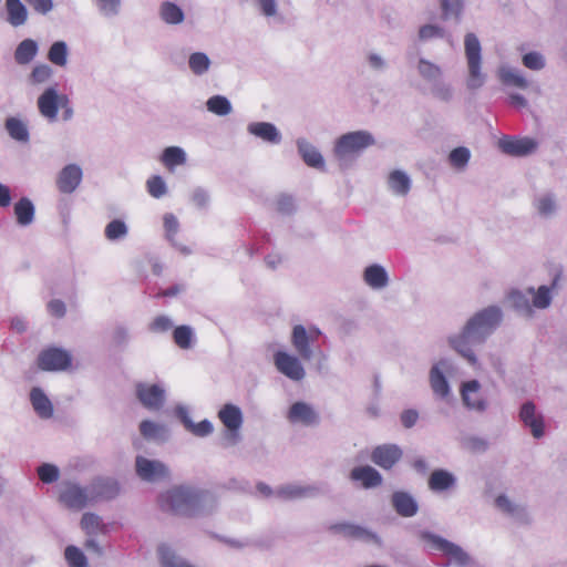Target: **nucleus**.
<instances>
[{
  "mask_svg": "<svg viewBox=\"0 0 567 567\" xmlns=\"http://www.w3.org/2000/svg\"><path fill=\"white\" fill-rule=\"evenodd\" d=\"M555 203L550 197H542L537 203V209L542 215H548L554 212Z\"/></svg>",
  "mask_w": 567,
  "mask_h": 567,
  "instance_id": "obj_64",
  "label": "nucleus"
},
{
  "mask_svg": "<svg viewBox=\"0 0 567 567\" xmlns=\"http://www.w3.org/2000/svg\"><path fill=\"white\" fill-rule=\"evenodd\" d=\"M321 331L316 327L308 330L302 324H296L292 328L291 344L302 360H310L312 350L310 344L318 341Z\"/></svg>",
  "mask_w": 567,
  "mask_h": 567,
  "instance_id": "obj_7",
  "label": "nucleus"
},
{
  "mask_svg": "<svg viewBox=\"0 0 567 567\" xmlns=\"http://www.w3.org/2000/svg\"><path fill=\"white\" fill-rule=\"evenodd\" d=\"M82 169L75 164H69L61 169L56 177V187L62 194L73 193L82 181Z\"/></svg>",
  "mask_w": 567,
  "mask_h": 567,
  "instance_id": "obj_15",
  "label": "nucleus"
},
{
  "mask_svg": "<svg viewBox=\"0 0 567 567\" xmlns=\"http://www.w3.org/2000/svg\"><path fill=\"white\" fill-rule=\"evenodd\" d=\"M92 502L111 499L118 493V484L109 478H99L90 485Z\"/></svg>",
  "mask_w": 567,
  "mask_h": 567,
  "instance_id": "obj_18",
  "label": "nucleus"
},
{
  "mask_svg": "<svg viewBox=\"0 0 567 567\" xmlns=\"http://www.w3.org/2000/svg\"><path fill=\"white\" fill-rule=\"evenodd\" d=\"M421 538L431 549L439 550L446 556L449 565L463 567L470 564V556L458 545L429 532L422 533Z\"/></svg>",
  "mask_w": 567,
  "mask_h": 567,
  "instance_id": "obj_6",
  "label": "nucleus"
},
{
  "mask_svg": "<svg viewBox=\"0 0 567 567\" xmlns=\"http://www.w3.org/2000/svg\"><path fill=\"white\" fill-rule=\"evenodd\" d=\"M419 419V413L415 410H405L401 414V422L404 427H412Z\"/></svg>",
  "mask_w": 567,
  "mask_h": 567,
  "instance_id": "obj_63",
  "label": "nucleus"
},
{
  "mask_svg": "<svg viewBox=\"0 0 567 567\" xmlns=\"http://www.w3.org/2000/svg\"><path fill=\"white\" fill-rule=\"evenodd\" d=\"M218 416L223 424L229 430V431H237L243 423V415L239 408L233 404H226L224 408L219 411Z\"/></svg>",
  "mask_w": 567,
  "mask_h": 567,
  "instance_id": "obj_25",
  "label": "nucleus"
},
{
  "mask_svg": "<svg viewBox=\"0 0 567 567\" xmlns=\"http://www.w3.org/2000/svg\"><path fill=\"white\" fill-rule=\"evenodd\" d=\"M480 389L481 385L476 380L463 383L461 394L466 406L476 410H483L485 408V402L481 398Z\"/></svg>",
  "mask_w": 567,
  "mask_h": 567,
  "instance_id": "obj_19",
  "label": "nucleus"
},
{
  "mask_svg": "<svg viewBox=\"0 0 567 567\" xmlns=\"http://www.w3.org/2000/svg\"><path fill=\"white\" fill-rule=\"evenodd\" d=\"M81 527L87 535H94L102 529L103 525L97 515L85 513L81 519Z\"/></svg>",
  "mask_w": 567,
  "mask_h": 567,
  "instance_id": "obj_44",
  "label": "nucleus"
},
{
  "mask_svg": "<svg viewBox=\"0 0 567 567\" xmlns=\"http://www.w3.org/2000/svg\"><path fill=\"white\" fill-rule=\"evenodd\" d=\"M100 10L105 16L116 14L120 7V0H96Z\"/></svg>",
  "mask_w": 567,
  "mask_h": 567,
  "instance_id": "obj_58",
  "label": "nucleus"
},
{
  "mask_svg": "<svg viewBox=\"0 0 567 567\" xmlns=\"http://www.w3.org/2000/svg\"><path fill=\"white\" fill-rule=\"evenodd\" d=\"M126 233L127 227L125 223L120 219L112 220L105 227V236L111 240L122 238L126 235Z\"/></svg>",
  "mask_w": 567,
  "mask_h": 567,
  "instance_id": "obj_48",
  "label": "nucleus"
},
{
  "mask_svg": "<svg viewBox=\"0 0 567 567\" xmlns=\"http://www.w3.org/2000/svg\"><path fill=\"white\" fill-rule=\"evenodd\" d=\"M135 466L138 477L146 482H156L168 476L167 467L159 461L137 456Z\"/></svg>",
  "mask_w": 567,
  "mask_h": 567,
  "instance_id": "obj_13",
  "label": "nucleus"
},
{
  "mask_svg": "<svg viewBox=\"0 0 567 567\" xmlns=\"http://www.w3.org/2000/svg\"><path fill=\"white\" fill-rule=\"evenodd\" d=\"M38 52V45L35 41L25 39L18 45L14 52V59L19 64H28L33 60Z\"/></svg>",
  "mask_w": 567,
  "mask_h": 567,
  "instance_id": "obj_31",
  "label": "nucleus"
},
{
  "mask_svg": "<svg viewBox=\"0 0 567 567\" xmlns=\"http://www.w3.org/2000/svg\"><path fill=\"white\" fill-rule=\"evenodd\" d=\"M147 192L155 198L162 197L166 193V185L163 178L158 175L152 176L147 183Z\"/></svg>",
  "mask_w": 567,
  "mask_h": 567,
  "instance_id": "obj_49",
  "label": "nucleus"
},
{
  "mask_svg": "<svg viewBox=\"0 0 567 567\" xmlns=\"http://www.w3.org/2000/svg\"><path fill=\"white\" fill-rule=\"evenodd\" d=\"M38 475L43 483H53L59 478V470L52 464L44 463L38 467Z\"/></svg>",
  "mask_w": 567,
  "mask_h": 567,
  "instance_id": "obj_50",
  "label": "nucleus"
},
{
  "mask_svg": "<svg viewBox=\"0 0 567 567\" xmlns=\"http://www.w3.org/2000/svg\"><path fill=\"white\" fill-rule=\"evenodd\" d=\"M38 109L40 114L50 122H54L58 111L62 110V118L71 120L73 110L70 100L65 94H59L55 87H48L38 99Z\"/></svg>",
  "mask_w": 567,
  "mask_h": 567,
  "instance_id": "obj_5",
  "label": "nucleus"
},
{
  "mask_svg": "<svg viewBox=\"0 0 567 567\" xmlns=\"http://www.w3.org/2000/svg\"><path fill=\"white\" fill-rule=\"evenodd\" d=\"M48 310L52 316L62 318L65 315V305L63 301L54 299L48 303Z\"/></svg>",
  "mask_w": 567,
  "mask_h": 567,
  "instance_id": "obj_62",
  "label": "nucleus"
},
{
  "mask_svg": "<svg viewBox=\"0 0 567 567\" xmlns=\"http://www.w3.org/2000/svg\"><path fill=\"white\" fill-rule=\"evenodd\" d=\"M470 159V151L466 147H456L450 153V162L455 167H464Z\"/></svg>",
  "mask_w": 567,
  "mask_h": 567,
  "instance_id": "obj_51",
  "label": "nucleus"
},
{
  "mask_svg": "<svg viewBox=\"0 0 567 567\" xmlns=\"http://www.w3.org/2000/svg\"><path fill=\"white\" fill-rule=\"evenodd\" d=\"M417 70L424 79L430 81L437 80L442 75L440 66L424 59L420 60Z\"/></svg>",
  "mask_w": 567,
  "mask_h": 567,
  "instance_id": "obj_45",
  "label": "nucleus"
},
{
  "mask_svg": "<svg viewBox=\"0 0 567 567\" xmlns=\"http://www.w3.org/2000/svg\"><path fill=\"white\" fill-rule=\"evenodd\" d=\"M60 501L72 509H82L86 505L93 504L90 485L83 488L73 483L64 484L60 493Z\"/></svg>",
  "mask_w": 567,
  "mask_h": 567,
  "instance_id": "obj_10",
  "label": "nucleus"
},
{
  "mask_svg": "<svg viewBox=\"0 0 567 567\" xmlns=\"http://www.w3.org/2000/svg\"><path fill=\"white\" fill-rule=\"evenodd\" d=\"M186 429L196 436H206L213 432V425L209 421L203 420L199 423H193L187 417L183 420Z\"/></svg>",
  "mask_w": 567,
  "mask_h": 567,
  "instance_id": "obj_47",
  "label": "nucleus"
},
{
  "mask_svg": "<svg viewBox=\"0 0 567 567\" xmlns=\"http://www.w3.org/2000/svg\"><path fill=\"white\" fill-rule=\"evenodd\" d=\"M35 12L47 14L53 9L52 0H25Z\"/></svg>",
  "mask_w": 567,
  "mask_h": 567,
  "instance_id": "obj_60",
  "label": "nucleus"
},
{
  "mask_svg": "<svg viewBox=\"0 0 567 567\" xmlns=\"http://www.w3.org/2000/svg\"><path fill=\"white\" fill-rule=\"evenodd\" d=\"M402 454L398 445L382 444L373 449L371 461L383 470H390L400 461Z\"/></svg>",
  "mask_w": 567,
  "mask_h": 567,
  "instance_id": "obj_14",
  "label": "nucleus"
},
{
  "mask_svg": "<svg viewBox=\"0 0 567 567\" xmlns=\"http://www.w3.org/2000/svg\"><path fill=\"white\" fill-rule=\"evenodd\" d=\"M523 63L530 70H540L544 68L543 56L537 52H529L523 56Z\"/></svg>",
  "mask_w": 567,
  "mask_h": 567,
  "instance_id": "obj_56",
  "label": "nucleus"
},
{
  "mask_svg": "<svg viewBox=\"0 0 567 567\" xmlns=\"http://www.w3.org/2000/svg\"><path fill=\"white\" fill-rule=\"evenodd\" d=\"M161 18L168 24H178L184 20L183 10L175 3L163 2L159 9Z\"/></svg>",
  "mask_w": 567,
  "mask_h": 567,
  "instance_id": "obj_34",
  "label": "nucleus"
},
{
  "mask_svg": "<svg viewBox=\"0 0 567 567\" xmlns=\"http://www.w3.org/2000/svg\"><path fill=\"white\" fill-rule=\"evenodd\" d=\"M503 319L501 309L489 306L476 312L465 324L460 334L450 339L452 348L465 358L470 364L476 365L477 359L473 349L482 344L499 326Z\"/></svg>",
  "mask_w": 567,
  "mask_h": 567,
  "instance_id": "obj_1",
  "label": "nucleus"
},
{
  "mask_svg": "<svg viewBox=\"0 0 567 567\" xmlns=\"http://www.w3.org/2000/svg\"><path fill=\"white\" fill-rule=\"evenodd\" d=\"M350 480L359 482L363 488H372L381 485V474L370 465L357 466L350 472Z\"/></svg>",
  "mask_w": 567,
  "mask_h": 567,
  "instance_id": "obj_17",
  "label": "nucleus"
},
{
  "mask_svg": "<svg viewBox=\"0 0 567 567\" xmlns=\"http://www.w3.org/2000/svg\"><path fill=\"white\" fill-rule=\"evenodd\" d=\"M248 131L250 134L269 143H279L281 138L276 126L268 122L251 123L248 126Z\"/></svg>",
  "mask_w": 567,
  "mask_h": 567,
  "instance_id": "obj_24",
  "label": "nucleus"
},
{
  "mask_svg": "<svg viewBox=\"0 0 567 567\" xmlns=\"http://www.w3.org/2000/svg\"><path fill=\"white\" fill-rule=\"evenodd\" d=\"M274 364L278 372L292 381H301L306 375L299 358L286 351L279 350L274 354Z\"/></svg>",
  "mask_w": 567,
  "mask_h": 567,
  "instance_id": "obj_9",
  "label": "nucleus"
},
{
  "mask_svg": "<svg viewBox=\"0 0 567 567\" xmlns=\"http://www.w3.org/2000/svg\"><path fill=\"white\" fill-rule=\"evenodd\" d=\"M288 419L292 423L301 422L306 425L315 424L318 421V416L313 409L303 402H296L290 406Z\"/></svg>",
  "mask_w": 567,
  "mask_h": 567,
  "instance_id": "obj_20",
  "label": "nucleus"
},
{
  "mask_svg": "<svg viewBox=\"0 0 567 567\" xmlns=\"http://www.w3.org/2000/svg\"><path fill=\"white\" fill-rule=\"evenodd\" d=\"M501 151L511 156H526L537 148V142L530 137L504 136L498 141Z\"/></svg>",
  "mask_w": 567,
  "mask_h": 567,
  "instance_id": "obj_12",
  "label": "nucleus"
},
{
  "mask_svg": "<svg viewBox=\"0 0 567 567\" xmlns=\"http://www.w3.org/2000/svg\"><path fill=\"white\" fill-rule=\"evenodd\" d=\"M163 431V427L152 421L144 420L140 424V432L145 439H155Z\"/></svg>",
  "mask_w": 567,
  "mask_h": 567,
  "instance_id": "obj_52",
  "label": "nucleus"
},
{
  "mask_svg": "<svg viewBox=\"0 0 567 567\" xmlns=\"http://www.w3.org/2000/svg\"><path fill=\"white\" fill-rule=\"evenodd\" d=\"M331 529H333L334 532L341 533L344 536H348L351 538H358V539H364V540H370V539L375 538V536L372 533L368 532L367 529H364L360 526L352 525V524H347V523L337 524V525L331 526Z\"/></svg>",
  "mask_w": 567,
  "mask_h": 567,
  "instance_id": "obj_32",
  "label": "nucleus"
},
{
  "mask_svg": "<svg viewBox=\"0 0 567 567\" xmlns=\"http://www.w3.org/2000/svg\"><path fill=\"white\" fill-rule=\"evenodd\" d=\"M299 152L301 153V156L307 165L316 168L323 167V158L313 146L309 144H300Z\"/></svg>",
  "mask_w": 567,
  "mask_h": 567,
  "instance_id": "obj_39",
  "label": "nucleus"
},
{
  "mask_svg": "<svg viewBox=\"0 0 567 567\" xmlns=\"http://www.w3.org/2000/svg\"><path fill=\"white\" fill-rule=\"evenodd\" d=\"M364 280L370 287L380 289L386 286L388 275L383 267L371 265L364 270Z\"/></svg>",
  "mask_w": 567,
  "mask_h": 567,
  "instance_id": "obj_28",
  "label": "nucleus"
},
{
  "mask_svg": "<svg viewBox=\"0 0 567 567\" xmlns=\"http://www.w3.org/2000/svg\"><path fill=\"white\" fill-rule=\"evenodd\" d=\"M306 491L307 488L289 485L281 487L278 491V495L284 498H296L305 495Z\"/></svg>",
  "mask_w": 567,
  "mask_h": 567,
  "instance_id": "obj_59",
  "label": "nucleus"
},
{
  "mask_svg": "<svg viewBox=\"0 0 567 567\" xmlns=\"http://www.w3.org/2000/svg\"><path fill=\"white\" fill-rule=\"evenodd\" d=\"M30 401L37 414L42 419H49L53 414L51 401L40 388H33L30 392Z\"/></svg>",
  "mask_w": 567,
  "mask_h": 567,
  "instance_id": "obj_22",
  "label": "nucleus"
},
{
  "mask_svg": "<svg viewBox=\"0 0 567 567\" xmlns=\"http://www.w3.org/2000/svg\"><path fill=\"white\" fill-rule=\"evenodd\" d=\"M136 396L144 408L150 411L159 410L165 400L164 390L156 384L137 383Z\"/></svg>",
  "mask_w": 567,
  "mask_h": 567,
  "instance_id": "obj_11",
  "label": "nucleus"
},
{
  "mask_svg": "<svg viewBox=\"0 0 567 567\" xmlns=\"http://www.w3.org/2000/svg\"><path fill=\"white\" fill-rule=\"evenodd\" d=\"M560 274H557L553 280L551 287L540 286L536 291L530 288L528 295L533 296V306L539 309L547 308L550 305L551 296L550 290L556 289Z\"/></svg>",
  "mask_w": 567,
  "mask_h": 567,
  "instance_id": "obj_27",
  "label": "nucleus"
},
{
  "mask_svg": "<svg viewBox=\"0 0 567 567\" xmlns=\"http://www.w3.org/2000/svg\"><path fill=\"white\" fill-rule=\"evenodd\" d=\"M430 382H431V388H432L433 392L435 394H437L439 396L444 398L449 394V391H450L449 383H447L444 374L442 373V371L436 365H434L431 369Z\"/></svg>",
  "mask_w": 567,
  "mask_h": 567,
  "instance_id": "obj_35",
  "label": "nucleus"
},
{
  "mask_svg": "<svg viewBox=\"0 0 567 567\" xmlns=\"http://www.w3.org/2000/svg\"><path fill=\"white\" fill-rule=\"evenodd\" d=\"M455 484L454 476L445 470H435L429 477V487L433 492H442Z\"/></svg>",
  "mask_w": 567,
  "mask_h": 567,
  "instance_id": "obj_26",
  "label": "nucleus"
},
{
  "mask_svg": "<svg viewBox=\"0 0 567 567\" xmlns=\"http://www.w3.org/2000/svg\"><path fill=\"white\" fill-rule=\"evenodd\" d=\"M68 49L63 41L54 42L48 53V59L55 65L64 66L66 64Z\"/></svg>",
  "mask_w": 567,
  "mask_h": 567,
  "instance_id": "obj_40",
  "label": "nucleus"
},
{
  "mask_svg": "<svg viewBox=\"0 0 567 567\" xmlns=\"http://www.w3.org/2000/svg\"><path fill=\"white\" fill-rule=\"evenodd\" d=\"M207 110L216 115L225 116L231 112L230 102L223 95H214L206 102Z\"/></svg>",
  "mask_w": 567,
  "mask_h": 567,
  "instance_id": "obj_37",
  "label": "nucleus"
},
{
  "mask_svg": "<svg viewBox=\"0 0 567 567\" xmlns=\"http://www.w3.org/2000/svg\"><path fill=\"white\" fill-rule=\"evenodd\" d=\"M7 21L12 27H20L28 20V10L21 0H6Z\"/></svg>",
  "mask_w": 567,
  "mask_h": 567,
  "instance_id": "obj_23",
  "label": "nucleus"
},
{
  "mask_svg": "<svg viewBox=\"0 0 567 567\" xmlns=\"http://www.w3.org/2000/svg\"><path fill=\"white\" fill-rule=\"evenodd\" d=\"M188 64L193 73L200 75L209 69L210 61L205 53L196 52L189 56Z\"/></svg>",
  "mask_w": 567,
  "mask_h": 567,
  "instance_id": "obj_42",
  "label": "nucleus"
},
{
  "mask_svg": "<svg viewBox=\"0 0 567 567\" xmlns=\"http://www.w3.org/2000/svg\"><path fill=\"white\" fill-rule=\"evenodd\" d=\"M64 556L70 567H87L86 557L73 545L65 548Z\"/></svg>",
  "mask_w": 567,
  "mask_h": 567,
  "instance_id": "obj_43",
  "label": "nucleus"
},
{
  "mask_svg": "<svg viewBox=\"0 0 567 567\" xmlns=\"http://www.w3.org/2000/svg\"><path fill=\"white\" fill-rule=\"evenodd\" d=\"M443 33L442 28L433 24H425L420 28L419 37L421 40H427L432 38H441L443 37Z\"/></svg>",
  "mask_w": 567,
  "mask_h": 567,
  "instance_id": "obj_57",
  "label": "nucleus"
},
{
  "mask_svg": "<svg viewBox=\"0 0 567 567\" xmlns=\"http://www.w3.org/2000/svg\"><path fill=\"white\" fill-rule=\"evenodd\" d=\"M173 339L181 349H189L192 347L193 331L188 326H178L173 332Z\"/></svg>",
  "mask_w": 567,
  "mask_h": 567,
  "instance_id": "obj_41",
  "label": "nucleus"
},
{
  "mask_svg": "<svg viewBox=\"0 0 567 567\" xmlns=\"http://www.w3.org/2000/svg\"><path fill=\"white\" fill-rule=\"evenodd\" d=\"M185 161L186 157L184 151L177 146L166 147L162 154V162L169 169L184 164Z\"/></svg>",
  "mask_w": 567,
  "mask_h": 567,
  "instance_id": "obj_36",
  "label": "nucleus"
},
{
  "mask_svg": "<svg viewBox=\"0 0 567 567\" xmlns=\"http://www.w3.org/2000/svg\"><path fill=\"white\" fill-rule=\"evenodd\" d=\"M172 327V321L165 316H158L151 324V329L157 332L167 331Z\"/></svg>",
  "mask_w": 567,
  "mask_h": 567,
  "instance_id": "obj_61",
  "label": "nucleus"
},
{
  "mask_svg": "<svg viewBox=\"0 0 567 567\" xmlns=\"http://www.w3.org/2000/svg\"><path fill=\"white\" fill-rule=\"evenodd\" d=\"M52 75V69L47 64L37 65L31 73L33 83L47 82Z\"/></svg>",
  "mask_w": 567,
  "mask_h": 567,
  "instance_id": "obj_54",
  "label": "nucleus"
},
{
  "mask_svg": "<svg viewBox=\"0 0 567 567\" xmlns=\"http://www.w3.org/2000/svg\"><path fill=\"white\" fill-rule=\"evenodd\" d=\"M72 362L71 354L60 348H48L40 352L38 357V367L43 371L66 370Z\"/></svg>",
  "mask_w": 567,
  "mask_h": 567,
  "instance_id": "obj_8",
  "label": "nucleus"
},
{
  "mask_svg": "<svg viewBox=\"0 0 567 567\" xmlns=\"http://www.w3.org/2000/svg\"><path fill=\"white\" fill-rule=\"evenodd\" d=\"M293 198L289 195H280L276 202V210L281 215H290L295 212Z\"/></svg>",
  "mask_w": 567,
  "mask_h": 567,
  "instance_id": "obj_53",
  "label": "nucleus"
},
{
  "mask_svg": "<svg viewBox=\"0 0 567 567\" xmlns=\"http://www.w3.org/2000/svg\"><path fill=\"white\" fill-rule=\"evenodd\" d=\"M465 56L467 62L466 86L470 91L482 87L485 74L482 71V48L474 33H467L464 39Z\"/></svg>",
  "mask_w": 567,
  "mask_h": 567,
  "instance_id": "obj_3",
  "label": "nucleus"
},
{
  "mask_svg": "<svg viewBox=\"0 0 567 567\" xmlns=\"http://www.w3.org/2000/svg\"><path fill=\"white\" fill-rule=\"evenodd\" d=\"M374 142V137L368 131L349 132L336 141L333 153L340 161L351 159L372 146Z\"/></svg>",
  "mask_w": 567,
  "mask_h": 567,
  "instance_id": "obj_4",
  "label": "nucleus"
},
{
  "mask_svg": "<svg viewBox=\"0 0 567 567\" xmlns=\"http://www.w3.org/2000/svg\"><path fill=\"white\" fill-rule=\"evenodd\" d=\"M202 503V493L186 486H175L163 493L159 506L176 515L190 516Z\"/></svg>",
  "mask_w": 567,
  "mask_h": 567,
  "instance_id": "obj_2",
  "label": "nucleus"
},
{
  "mask_svg": "<svg viewBox=\"0 0 567 567\" xmlns=\"http://www.w3.org/2000/svg\"><path fill=\"white\" fill-rule=\"evenodd\" d=\"M14 215L17 217V221L27 226L32 223L34 217V207L29 198H21L14 204Z\"/></svg>",
  "mask_w": 567,
  "mask_h": 567,
  "instance_id": "obj_30",
  "label": "nucleus"
},
{
  "mask_svg": "<svg viewBox=\"0 0 567 567\" xmlns=\"http://www.w3.org/2000/svg\"><path fill=\"white\" fill-rule=\"evenodd\" d=\"M388 183L391 190L401 196H405L411 188V181L409 176L398 169L390 173Z\"/></svg>",
  "mask_w": 567,
  "mask_h": 567,
  "instance_id": "obj_29",
  "label": "nucleus"
},
{
  "mask_svg": "<svg viewBox=\"0 0 567 567\" xmlns=\"http://www.w3.org/2000/svg\"><path fill=\"white\" fill-rule=\"evenodd\" d=\"M392 505L395 512L403 517L414 516L417 512V504L414 498L405 492H394Z\"/></svg>",
  "mask_w": 567,
  "mask_h": 567,
  "instance_id": "obj_21",
  "label": "nucleus"
},
{
  "mask_svg": "<svg viewBox=\"0 0 567 567\" xmlns=\"http://www.w3.org/2000/svg\"><path fill=\"white\" fill-rule=\"evenodd\" d=\"M161 567H194L185 559L177 556L168 546L162 545L158 548Z\"/></svg>",
  "mask_w": 567,
  "mask_h": 567,
  "instance_id": "obj_33",
  "label": "nucleus"
},
{
  "mask_svg": "<svg viewBox=\"0 0 567 567\" xmlns=\"http://www.w3.org/2000/svg\"><path fill=\"white\" fill-rule=\"evenodd\" d=\"M519 417L530 429L534 437L539 439L544 435V419L543 415L536 413V406L533 402L523 404Z\"/></svg>",
  "mask_w": 567,
  "mask_h": 567,
  "instance_id": "obj_16",
  "label": "nucleus"
},
{
  "mask_svg": "<svg viewBox=\"0 0 567 567\" xmlns=\"http://www.w3.org/2000/svg\"><path fill=\"white\" fill-rule=\"evenodd\" d=\"M507 299L514 308L529 310V299L525 293L514 290L509 292Z\"/></svg>",
  "mask_w": 567,
  "mask_h": 567,
  "instance_id": "obj_55",
  "label": "nucleus"
},
{
  "mask_svg": "<svg viewBox=\"0 0 567 567\" xmlns=\"http://www.w3.org/2000/svg\"><path fill=\"white\" fill-rule=\"evenodd\" d=\"M501 80L504 84L525 89L527 86L526 79L515 70H503L501 72Z\"/></svg>",
  "mask_w": 567,
  "mask_h": 567,
  "instance_id": "obj_46",
  "label": "nucleus"
},
{
  "mask_svg": "<svg viewBox=\"0 0 567 567\" xmlns=\"http://www.w3.org/2000/svg\"><path fill=\"white\" fill-rule=\"evenodd\" d=\"M6 128L9 135L17 141L25 142L29 138L25 124L16 117H9L6 121Z\"/></svg>",
  "mask_w": 567,
  "mask_h": 567,
  "instance_id": "obj_38",
  "label": "nucleus"
}]
</instances>
